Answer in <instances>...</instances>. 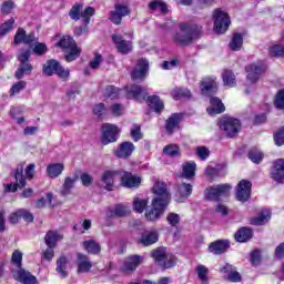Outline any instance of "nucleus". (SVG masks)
<instances>
[{
  "instance_id": "f257e3e1",
  "label": "nucleus",
  "mask_w": 284,
  "mask_h": 284,
  "mask_svg": "<svg viewBox=\"0 0 284 284\" xmlns=\"http://www.w3.org/2000/svg\"><path fill=\"white\" fill-rule=\"evenodd\" d=\"M201 34V27L196 24L182 23L180 26V32L173 37V41L178 45H187L192 43L193 39H196Z\"/></svg>"
},
{
  "instance_id": "f03ea898",
  "label": "nucleus",
  "mask_w": 284,
  "mask_h": 284,
  "mask_svg": "<svg viewBox=\"0 0 284 284\" xmlns=\"http://www.w3.org/2000/svg\"><path fill=\"white\" fill-rule=\"evenodd\" d=\"M151 258H153L155 263H159V265H162V267L170 268L176 265V257L168 253V250L163 246L153 250L151 252Z\"/></svg>"
},
{
  "instance_id": "7ed1b4c3",
  "label": "nucleus",
  "mask_w": 284,
  "mask_h": 284,
  "mask_svg": "<svg viewBox=\"0 0 284 284\" xmlns=\"http://www.w3.org/2000/svg\"><path fill=\"white\" fill-rule=\"evenodd\" d=\"M219 128L226 136L233 139L241 132V121L236 118L224 116L220 119Z\"/></svg>"
},
{
  "instance_id": "20e7f679",
  "label": "nucleus",
  "mask_w": 284,
  "mask_h": 284,
  "mask_svg": "<svg viewBox=\"0 0 284 284\" xmlns=\"http://www.w3.org/2000/svg\"><path fill=\"white\" fill-rule=\"evenodd\" d=\"M213 23L214 32H216V34H225V31L230 30L232 21H230L227 12L217 9L213 12Z\"/></svg>"
},
{
  "instance_id": "39448f33",
  "label": "nucleus",
  "mask_w": 284,
  "mask_h": 284,
  "mask_svg": "<svg viewBox=\"0 0 284 284\" xmlns=\"http://www.w3.org/2000/svg\"><path fill=\"white\" fill-rule=\"evenodd\" d=\"M169 204L163 202H158L156 200L151 201V205L145 210L144 217L146 221L151 223H156L163 214H165V210L168 209Z\"/></svg>"
},
{
  "instance_id": "423d86ee",
  "label": "nucleus",
  "mask_w": 284,
  "mask_h": 284,
  "mask_svg": "<svg viewBox=\"0 0 284 284\" xmlns=\"http://www.w3.org/2000/svg\"><path fill=\"white\" fill-rule=\"evenodd\" d=\"M94 16V9L92 7H88L83 10V4L75 3L69 11V17L73 21H79V19H83L85 26L90 23V18Z\"/></svg>"
},
{
  "instance_id": "0eeeda50",
  "label": "nucleus",
  "mask_w": 284,
  "mask_h": 284,
  "mask_svg": "<svg viewBox=\"0 0 284 284\" xmlns=\"http://www.w3.org/2000/svg\"><path fill=\"white\" fill-rule=\"evenodd\" d=\"M151 192L153 194L152 201H156L158 203H164L170 205V191H168V184L165 182L155 181Z\"/></svg>"
},
{
  "instance_id": "6e6552de",
  "label": "nucleus",
  "mask_w": 284,
  "mask_h": 284,
  "mask_svg": "<svg viewBox=\"0 0 284 284\" xmlns=\"http://www.w3.org/2000/svg\"><path fill=\"white\" fill-rule=\"evenodd\" d=\"M30 59V49L21 50L18 54V61L20 65L16 71V78L23 79L26 74H30L32 72V64L28 62Z\"/></svg>"
},
{
  "instance_id": "1a4fd4ad",
  "label": "nucleus",
  "mask_w": 284,
  "mask_h": 284,
  "mask_svg": "<svg viewBox=\"0 0 284 284\" xmlns=\"http://www.w3.org/2000/svg\"><path fill=\"white\" fill-rule=\"evenodd\" d=\"M246 70V83H250L251 85H256L258 83V80L261 79V74L265 72V67L261 62H254L245 68Z\"/></svg>"
},
{
  "instance_id": "9d476101",
  "label": "nucleus",
  "mask_w": 284,
  "mask_h": 284,
  "mask_svg": "<svg viewBox=\"0 0 284 284\" xmlns=\"http://www.w3.org/2000/svg\"><path fill=\"white\" fill-rule=\"evenodd\" d=\"M119 132H121L119 126L110 123L103 124L101 136L102 145H110V143H115V141L119 139Z\"/></svg>"
},
{
  "instance_id": "9b49d317",
  "label": "nucleus",
  "mask_w": 284,
  "mask_h": 284,
  "mask_svg": "<svg viewBox=\"0 0 284 284\" xmlns=\"http://www.w3.org/2000/svg\"><path fill=\"white\" fill-rule=\"evenodd\" d=\"M230 192H232V185L219 184L206 189L205 196L209 201H219V199L227 196Z\"/></svg>"
},
{
  "instance_id": "f8f14e48",
  "label": "nucleus",
  "mask_w": 284,
  "mask_h": 284,
  "mask_svg": "<svg viewBox=\"0 0 284 284\" xmlns=\"http://www.w3.org/2000/svg\"><path fill=\"white\" fill-rule=\"evenodd\" d=\"M251 196H252V182L247 180L240 181L235 191L236 201H240V203H245L250 201Z\"/></svg>"
},
{
  "instance_id": "ddd939ff",
  "label": "nucleus",
  "mask_w": 284,
  "mask_h": 284,
  "mask_svg": "<svg viewBox=\"0 0 284 284\" xmlns=\"http://www.w3.org/2000/svg\"><path fill=\"white\" fill-rule=\"evenodd\" d=\"M200 90L203 97H210L219 90V82L216 81V77L210 75L205 77L200 82Z\"/></svg>"
},
{
  "instance_id": "4468645a",
  "label": "nucleus",
  "mask_w": 284,
  "mask_h": 284,
  "mask_svg": "<svg viewBox=\"0 0 284 284\" xmlns=\"http://www.w3.org/2000/svg\"><path fill=\"white\" fill-rule=\"evenodd\" d=\"M119 176L118 171L106 170L102 173L100 185L104 190L112 192L114 190V183H116V178Z\"/></svg>"
},
{
  "instance_id": "2eb2a0df",
  "label": "nucleus",
  "mask_w": 284,
  "mask_h": 284,
  "mask_svg": "<svg viewBox=\"0 0 284 284\" xmlns=\"http://www.w3.org/2000/svg\"><path fill=\"white\" fill-rule=\"evenodd\" d=\"M128 14H130V8L125 3H115L114 10L111 11L110 20L112 23H115V26H119L123 17H128Z\"/></svg>"
},
{
  "instance_id": "dca6fc26",
  "label": "nucleus",
  "mask_w": 284,
  "mask_h": 284,
  "mask_svg": "<svg viewBox=\"0 0 284 284\" xmlns=\"http://www.w3.org/2000/svg\"><path fill=\"white\" fill-rule=\"evenodd\" d=\"M148 70H150V62L145 59H140L131 77L134 81H143L148 75Z\"/></svg>"
},
{
  "instance_id": "f3484780",
  "label": "nucleus",
  "mask_w": 284,
  "mask_h": 284,
  "mask_svg": "<svg viewBox=\"0 0 284 284\" xmlns=\"http://www.w3.org/2000/svg\"><path fill=\"white\" fill-rule=\"evenodd\" d=\"M271 179L275 183H284V159H277L273 162Z\"/></svg>"
},
{
  "instance_id": "a211bd4d",
  "label": "nucleus",
  "mask_w": 284,
  "mask_h": 284,
  "mask_svg": "<svg viewBox=\"0 0 284 284\" xmlns=\"http://www.w3.org/2000/svg\"><path fill=\"white\" fill-rule=\"evenodd\" d=\"M140 245L144 247H150V245H154V243H159V231L156 230H146L144 231L140 239L138 240Z\"/></svg>"
},
{
  "instance_id": "6ab92c4d",
  "label": "nucleus",
  "mask_w": 284,
  "mask_h": 284,
  "mask_svg": "<svg viewBox=\"0 0 284 284\" xmlns=\"http://www.w3.org/2000/svg\"><path fill=\"white\" fill-rule=\"evenodd\" d=\"M77 42H74V39L70 36H61L60 33H57L53 37V45L54 48H60L63 51L70 50L73 45H75Z\"/></svg>"
},
{
  "instance_id": "aec40b11",
  "label": "nucleus",
  "mask_w": 284,
  "mask_h": 284,
  "mask_svg": "<svg viewBox=\"0 0 284 284\" xmlns=\"http://www.w3.org/2000/svg\"><path fill=\"white\" fill-rule=\"evenodd\" d=\"M141 181H143V179L136 174H132L130 172L121 173V183L123 187H139V185H141Z\"/></svg>"
},
{
  "instance_id": "412c9836",
  "label": "nucleus",
  "mask_w": 284,
  "mask_h": 284,
  "mask_svg": "<svg viewBox=\"0 0 284 284\" xmlns=\"http://www.w3.org/2000/svg\"><path fill=\"white\" fill-rule=\"evenodd\" d=\"M192 196V184L190 183H180L175 192L176 203H185L187 199Z\"/></svg>"
},
{
  "instance_id": "4be33fe9",
  "label": "nucleus",
  "mask_w": 284,
  "mask_h": 284,
  "mask_svg": "<svg viewBox=\"0 0 284 284\" xmlns=\"http://www.w3.org/2000/svg\"><path fill=\"white\" fill-rule=\"evenodd\" d=\"M112 41L120 54H130L132 52V42L126 41L123 37L113 34Z\"/></svg>"
},
{
  "instance_id": "5701e85b",
  "label": "nucleus",
  "mask_w": 284,
  "mask_h": 284,
  "mask_svg": "<svg viewBox=\"0 0 284 284\" xmlns=\"http://www.w3.org/2000/svg\"><path fill=\"white\" fill-rule=\"evenodd\" d=\"M13 278L23 284H37L38 283L37 277L23 268H18V270L13 271Z\"/></svg>"
},
{
  "instance_id": "b1692460",
  "label": "nucleus",
  "mask_w": 284,
  "mask_h": 284,
  "mask_svg": "<svg viewBox=\"0 0 284 284\" xmlns=\"http://www.w3.org/2000/svg\"><path fill=\"white\" fill-rule=\"evenodd\" d=\"M37 41L34 34H26V30L19 28L16 32L13 43L19 45V43H24V45H32Z\"/></svg>"
},
{
  "instance_id": "393cba45",
  "label": "nucleus",
  "mask_w": 284,
  "mask_h": 284,
  "mask_svg": "<svg viewBox=\"0 0 284 284\" xmlns=\"http://www.w3.org/2000/svg\"><path fill=\"white\" fill-rule=\"evenodd\" d=\"M135 148L132 142H123L119 145V148L114 151L115 156L118 159H128L132 156V152H134Z\"/></svg>"
},
{
  "instance_id": "a878e982",
  "label": "nucleus",
  "mask_w": 284,
  "mask_h": 284,
  "mask_svg": "<svg viewBox=\"0 0 284 284\" xmlns=\"http://www.w3.org/2000/svg\"><path fill=\"white\" fill-rule=\"evenodd\" d=\"M141 263H143V256L141 255H130L129 257H126V260L124 261V265H123V272H134V270H136V267L139 265H141Z\"/></svg>"
},
{
  "instance_id": "bb28decb",
  "label": "nucleus",
  "mask_w": 284,
  "mask_h": 284,
  "mask_svg": "<svg viewBox=\"0 0 284 284\" xmlns=\"http://www.w3.org/2000/svg\"><path fill=\"white\" fill-rule=\"evenodd\" d=\"M227 247H230V241L227 240H217L209 245V252L211 254H223L227 252Z\"/></svg>"
},
{
  "instance_id": "cd10ccee",
  "label": "nucleus",
  "mask_w": 284,
  "mask_h": 284,
  "mask_svg": "<svg viewBox=\"0 0 284 284\" xmlns=\"http://www.w3.org/2000/svg\"><path fill=\"white\" fill-rule=\"evenodd\" d=\"M210 103L211 105L206 109V112L211 116L225 112V105L223 104V102H221V99L213 97L210 99Z\"/></svg>"
},
{
  "instance_id": "c85d7f7f",
  "label": "nucleus",
  "mask_w": 284,
  "mask_h": 284,
  "mask_svg": "<svg viewBox=\"0 0 284 284\" xmlns=\"http://www.w3.org/2000/svg\"><path fill=\"white\" fill-rule=\"evenodd\" d=\"M126 93L129 99H135L136 101H143L145 99V89L136 84L128 87Z\"/></svg>"
},
{
  "instance_id": "c756f323",
  "label": "nucleus",
  "mask_w": 284,
  "mask_h": 284,
  "mask_svg": "<svg viewBox=\"0 0 284 284\" xmlns=\"http://www.w3.org/2000/svg\"><path fill=\"white\" fill-rule=\"evenodd\" d=\"M63 170H65V165L63 163H50L47 166V175L49 179H59V176L63 174Z\"/></svg>"
},
{
  "instance_id": "7c9ffc66",
  "label": "nucleus",
  "mask_w": 284,
  "mask_h": 284,
  "mask_svg": "<svg viewBox=\"0 0 284 284\" xmlns=\"http://www.w3.org/2000/svg\"><path fill=\"white\" fill-rule=\"evenodd\" d=\"M92 270V262L87 255L78 254V272L79 274H85Z\"/></svg>"
},
{
  "instance_id": "2f4dec72",
  "label": "nucleus",
  "mask_w": 284,
  "mask_h": 284,
  "mask_svg": "<svg viewBox=\"0 0 284 284\" xmlns=\"http://www.w3.org/2000/svg\"><path fill=\"white\" fill-rule=\"evenodd\" d=\"M130 214V209L123 204H118L113 209H109L106 211L108 219H114L116 216H128Z\"/></svg>"
},
{
  "instance_id": "473e14b6",
  "label": "nucleus",
  "mask_w": 284,
  "mask_h": 284,
  "mask_svg": "<svg viewBox=\"0 0 284 284\" xmlns=\"http://www.w3.org/2000/svg\"><path fill=\"white\" fill-rule=\"evenodd\" d=\"M268 57L272 59H284V43L277 42L268 47Z\"/></svg>"
},
{
  "instance_id": "72a5a7b5",
  "label": "nucleus",
  "mask_w": 284,
  "mask_h": 284,
  "mask_svg": "<svg viewBox=\"0 0 284 284\" xmlns=\"http://www.w3.org/2000/svg\"><path fill=\"white\" fill-rule=\"evenodd\" d=\"M195 274L202 284H210V268L203 264L195 267Z\"/></svg>"
},
{
  "instance_id": "f704fd0d",
  "label": "nucleus",
  "mask_w": 284,
  "mask_h": 284,
  "mask_svg": "<svg viewBox=\"0 0 284 284\" xmlns=\"http://www.w3.org/2000/svg\"><path fill=\"white\" fill-rule=\"evenodd\" d=\"M272 219L270 209L262 210L261 213L251 220V225H265Z\"/></svg>"
},
{
  "instance_id": "c9c22d12",
  "label": "nucleus",
  "mask_w": 284,
  "mask_h": 284,
  "mask_svg": "<svg viewBox=\"0 0 284 284\" xmlns=\"http://www.w3.org/2000/svg\"><path fill=\"white\" fill-rule=\"evenodd\" d=\"M183 121V114L181 113H173L168 120H166V130L172 134L176 128H179V123Z\"/></svg>"
},
{
  "instance_id": "e433bc0d",
  "label": "nucleus",
  "mask_w": 284,
  "mask_h": 284,
  "mask_svg": "<svg viewBox=\"0 0 284 284\" xmlns=\"http://www.w3.org/2000/svg\"><path fill=\"white\" fill-rule=\"evenodd\" d=\"M16 184H6L4 185V192H17L19 187H26V178H23L22 173L17 172L16 173Z\"/></svg>"
},
{
  "instance_id": "4c0bfd02",
  "label": "nucleus",
  "mask_w": 284,
  "mask_h": 284,
  "mask_svg": "<svg viewBox=\"0 0 284 284\" xmlns=\"http://www.w3.org/2000/svg\"><path fill=\"white\" fill-rule=\"evenodd\" d=\"M68 267H69L68 257L61 256L57 261V268H55V272H58L60 278H68V274H69Z\"/></svg>"
},
{
  "instance_id": "58836bf2",
  "label": "nucleus",
  "mask_w": 284,
  "mask_h": 284,
  "mask_svg": "<svg viewBox=\"0 0 284 284\" xmlns=\"http://www.w3.org/2000/svg\"><path fill=\"white\" fill-rule=\"evenodd\" d=\"M149 203L150 200L136 196L133 199L132 207L138 214H143L148 210Z\"/></svg>"
},
{
  "instance_id": "ea45409f",
  "label": "nucleus",
  "mask_w": 284,
  "mask_h": 284,
  "mask_svg": "<svg viewBox=\"0 0 284 284\" xmlns=\"http://www.w3.org/2000/svg\"><path fill=\"white\" fill-rule=\"evenodd\" d=\"M182 176L184 179H192L196 176V162L189 161L182 165Z\"/></svg>"
},
{
  "instance_id": "a19ab883",
  "label": "nucleus",
  "mask_w": 284,
  "mask_h": 284,
  "mask_svg": "<svg viewBox=\"0 0 284 284\" xmlns=\"http://www.w3.org/2000/svg\"><path fill=\"white\" fill-rule=\"evenodd\" d=\"M63 240V235L55 231H49L44 237L48 247H57V243Z\"/></svg>"
},
{
  "instance_id": "79ce46f5",
  "label": "nucleus",
  "mask_w": 284,
  "mask_h": 284,
  "mask_svg": "<svg viewBox=\"0 0 284 284\" xmlns=\"http://www.w3.org/2000/svg\"><path fill=\"white\" fill-rule=\"evenodd\" d=\"M220 272H222V274H227V278L231 281V283H239V281H241V274L233 271L232 265L230 264H225L222 268H220Z\"/></svg>"
},
{
  "instance_id": "37998d69",
  "label": "nucleus",
  "mask_w": 284,
  "mask_h": 284,
  "mask_svg": "<svg viewBox=\"0 0 284 284\" xmlns=\"http://www.w3.org/2000/svg\"><path fill=\"white\" fill-rule=\"evenodd\" d=\"M222 81L226 88H236V75L232 70H224L222 72Z\"/></svg>"
},
{
  "instance_id": "c03bdc74",
  "label": "nucleus",
  "mask_w": 284,
  "mask_h": 284,
  "mask_svg": "<svg viewBox=\"0 0 284 284\" xmlns=\"http://www.w3.org/2000/svg\"><path fill=\"white\" fill-rule=\"evenodd\" d=\"M59 65H61V63H59V61L49 60L43 64L42 72L47 77H52V74H57V70H59Z\"/></svg>"
},
{
  "instance_id": "a18cd8bd",
  "label": "nucleus",
  "mask_w": 284,
  "mask_h": 284,
  "mask_svg": "<svg viewBox=\"0 0 284 284\" xmlns=\"http://www.w3.org/2000/svg\"><path fill=\"white\" fill-rule=\"evenodd\" d=\"M229 48L233 52H239L243 48V34L234 33L229 42Z\"/></svg>"
},
{
  "instance_id": "49530a36",
  "label": "nucleus",
  "mask_w": 284,
  "mask_h": 284,
  "mask_svg": "<svg viewBox=\"0 0 284 284\" xmlns=\"http://www.w3.org/2000/svg\"><path fill=\"white\" fill-rule=\"evenodd\" d=\"M148 104L151 110H154V112H163V109L165 105L163 104V101H161V98L158 95H152L148 98Z\"/></svg>"
},
{
  "instance_id": "de8ad7c7",
  "label": "nucleus",
  "mask_w": 284,
  "mask_h": 284,
  "mask_svg": "<svg viewBox=\"0 0 284 284\" xmlns=\"http://www.w3.org/2000/svg\"><path fill=\"white\" fill-rule=\"evenodd\" d=\"M82 245L83 250H85L88 254H99L101 252V245H99L94 240H87Z\"/></svg>"
},
{
  "instance_id": "09e8293b",
  "label": "nucleus",
  "mask_w": 284,
  "mask_h": 284,
  "mask_svg": "<svg viewBox=\"0 0 284 284\" xmlns=\"http://www.w3.org/2000/svg\"><path fill=\"white\" fill-rule=\"evenodd\" d=\"M67 52L68 54L64 55V59L68 63H72V61H77V59L81 57V48H79L77 44L69 48Z\"/></svg>"
},
{
  "instance_id": "8fccbe9b",
  "label": "nucleus",
  "mask_w": 284,
  "mask_h": 284,
  "mask_svg": "<svg viewBox=\"0 0 284 284\" xmlns=\"http://www.w3.org/2000/svg\"><path fill=\"white\" fill-rule=\"evenodd\" d=\"M252 239V230L242 227L235 233V240L237 243H245Z\"/></svg>"
},
{
  "instance_id": "3c124183",
  "label": "nucleus",
  "mask_w": 284,
  "mask_h": 284,
  "mask_svg": "<svg viewBox=\"0 0 284 284\" xmlns=\"http://www.w3.org/2000/svg\"><path fill=\"white\" fill-rule=\"evenodd\" d=\"M29 47L32 48L33 53L38 57H43L48 52V45L43 42H37V40L29 44Z\"/></svg>"
},
{
  "instance_id": "603ef678",
  "label": "nucleus",
  "mask_w": 284,
  "mask_h": 284,
  "mask_svg": "<svg viewBox=\"0 0 284 284\" xmlns=\"http://www.w3.org/2000/svg\"><path fill=\"white\" fill-rule=\"evenodd\" d=\"M74 183H77V178H65L61 190L63 196L71 194L72 190L74 189Z\"/></svg>"
},
{
  "instance_id": "864d4df0",
  "label": "nucleus",
  "mask_w": 284,
  "mask_h": 284,
  "mask_svg": "<svg viewBox=\"0 0 284 284\" xmlns=\"http://www.w3.org/2000/svg\"><path fill=\"white\" fill-rule=\"evenodd\" d=\"M248 159H250V161H252V163L258 164L263 161L264 154L258 149H252L248 152Z\"/></svg>"
},
{
  "instance_id": "5fc2aeb1",
  "label": "nucleus",
  "mask_w": 284,
  "mask_h": 284,
  "mask_svg": "<svg viewBox=\"0 0 284 284\" xmlns=\"http://www.w3.org/2000/svg\"><path fill=\"white\" fill-rule=\"evenodd\" d=\"M163 152L166 156H181V148L178 144H168L164 146Z\"/></svg>"
},
{
  "instance_id": "6e6d98bb",
  "label": "nucleus",
  "mask_w": 284,
  "mask_h": 284,
  "mask_svg": "<svg viewBox=\"0 0 284 284\" xmlns=\"http://www.w3.org/2000/svg\"><path fill=\"white\" fill-rule=\"evenodd\" d=\"M171 94L175 101H178V99H190L192 97V93L187 89H174Z\"/></svg>"
},
{
  "instance_id": "4d7b16f0",
  "label": "nucleus",
  "mask_w": 284,
  "mask_h": 284,
  "mask_svg": "<svg viewBox=\"0 0 284 284\" xmlns=\"http://www.w3.org/2000/svg\"><path fill=\"white\" fill-rule=\"evenodd\" d=\"M150 10H153L154 12H168V6L159 0H154L149 4Z\"/></svg>"
},
{
  "instance_id": "13d9d810",
  "label": "nucleus",
  "mask_w": 284,
  "mask_h": 284,
  "mask_svg": "<svg viewBox=\"0 0 284 284\" xmlns=\"http://www.w3.org/2000/svg\"><path fill=\"white\" fill-rule=\"evenodd\" d=\"M101 63H103V55H101L100 53H94L89 65L91 70H99V68L101 67Z\"/></svg>"
},
{
  "instance_id": "bf43d9fd",
  "label": "nucleus",
  "mask_w": 284,
  "mask_h": 284,
  "mask_svg": "<svg viewBox=\"0 0 284 284\" xmlns=\"http://www.w3.org/2000/svg\"><path fill=\"white\" fill-rule=\"evenodd\" d=\"M274 105L278 110H284V89L277 91L274 99Z\"/></svg>"
},
{
  "instance_id": "052dcab7",
  "label": "nucleus",
  "mask_w": 284,
  "mask_h": 284,
  "mask_svg": "<svg viewBox=\"0 0 284 284\" xmlns=\"http://www.w3.org/2000/svg\"><path fill=\"white\" fill-rule=\"evenodd\" d=\"M55 74L61 79V81H68L70 79V69L60 64Z\"/></svg>"
},
{
  "instance_id": "680f3d73",
  "label": "nucleus",
  "mask_w": 284,
  "mask_h": 284,
  "mask_svg": "<svg viewBox=\"0 0 284 284\" xmlns=\"http://www.w3.org/2000/svg\"><path fill=\"white\" fill-rule=\"evenodd\" d=\"M12 26H14V18H11L2 23L0 26V37H6L7 32H10V30H12Z\"/></svg>"
},
{
  "instance_id": "e2e57ef3",
  "label": "nucleus",
  "mask_w": 284,
  "mask_h": 284,
  "mask_svg": "<svg viewBox=\"0 0 284 284\" xmlns=\"http://www.w3.org/2000/svg\"><path fill=\"white\" fill-rule=\"evenodd\" d=\"M195 154L201 161H205L210 158V149L207 146H197L195 148Z\"/></svg>"
},
{
  "instance_id": "0e129e2a",
  "label": "nucleus",
  "mask_w": 284,
  "mask_h": 284,
  "mask_svg": "<svg viewBox=\"0 0 284 284\" xmlns=\"http://www.w3.org/2000/svg\"><path fill=\"white\" fill-rule=\"evenodd\" d=\"M166 221L169 225H171L172 227H176L179 223H181V215H179L178 213L171 212L166 215Z\"/></svg>"
},
{
  "instance_id": "69168bd1",
  "label": "nucleus",
  "mask_w": 284,
  "mask_h": 284,
  "mask_svg": "<svg viewBox=\"0 0 284 284\" xmlns=\"http://www.w3.org/2000/svg\"><path fill=\"white\" fill-rule=\"evenodd\" d=\"M21 261H23V253H21V251L19 250H16L12 253L11 262L13 265H16V267H19V270H21Z\"/></svg>"
},
{
  "instance_id": "338daca9",
  "label": "nucleus",
  "mask_w": 284,
  "mask_h": 284,
  "mask_svg": "<svg viewBox=\"0 0 284 284\" xmlns=\"http://www.w3.org/2000/svg\"><path fill=\"white\" fill-rule=\"evenodd\" d=\"M26 81H19L18 83L13 84L10 89L11 97H14V94H19L22 90H26Z\"/></svg>"
},
{
  "instance_id": "774afa93",
  "label": "nucleus",
  "mask_w": 284,
  "mask_h": 284,
  "mask_svg": "<svg viewBox=\"0 0 284 284\" xmlns=\"http://www.w3.org/2000/svg\"><path fill=\"white\" fill-rule=\"evenodd\" d=\"M47 203H52V193H47L44 197L39 199L36 202V207H43Z\"/></svg>"
}]
</instances>
